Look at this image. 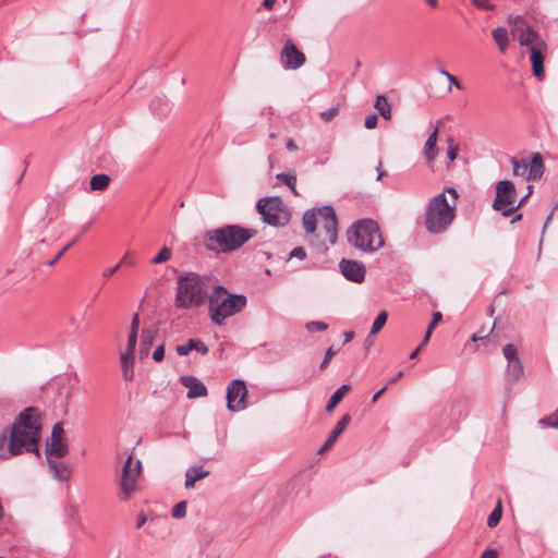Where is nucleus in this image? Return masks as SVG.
Masks as SVG:
<instances>
[{
  "instance_id": "obj_1",
  "label": "nucleus",
  "mask_w": 558,
  "mask_h": 558,
  "mask_svg": "<svg viewBox=\"0 0 558 558\" xmlns=\"http://www.w3.org/2000/svg\"><path fill=\"white\" fill-rule=\"evenodd\" d=\"M41 424L35 408L24 409L13 424L0 432V460H8L23 452L39 454Z\"/></svg>"
},
{
  "instance_id": "obj_2",
  "label": "nucleus",
  "mask_w": 558,
  "mask_h": 558,
  "mask_svg": "<svg viewBox=\"0 0 558 558\" xmlns=\"http://www.w3.org/2000/svg\"><path fill=\"white\" fill-rule=\"evenodd\" d=\"M308 242L318 250L333 245L338 236V221L331 206H323L317 211L307 210L302 218Z\"/></svg>"
},
{
  "instance_id": "obj_3",
  "label": "nucleus",
  "mask_w": 558,
  "mask_h": 558,
  "mask_svg": "<svg viewBox=\"0 0 558 558\" xmlns=\"http://www.w3.org/2000/svg\"><path fill=\"white\" fill-rule=\"evenodd\" d=\"M458 192L447 187L442 193L433 197L425 210V228L430 233L445 232L456 217Z\"/></svg>"
},
{
  "instance_id": "obj_4",
  "label": "nucleus",
  "mask_w": 558,
  "mask_h": 558,
  "mask_svg": "<svg viewBox=\"0 0 558 558\" xmlns=\"http://www.w3.org/2000/svg\"><path fill=\"white\" fill-rule=\"evenodd\" d=\"M209 278L196 272L180 276L177 281L174 305L180 310L201 306L208 296Z\"/></svg>"
},
{
  "instance_id": "obj_5",
  "label": "nucleus",
  "mask_w": 558,
  "mask_h": 558,
  "mask_svg": "<svg viewBox=\"0 0 558 558\" xmlns=\"http://www.w3.org/2000/svg\"><path fill=\"white\" fill-rule=\"evenodd\" d=\"M256 230L238 225H228L210 230L205 235V245L216 253H228L238 250L256 235Z\"/></svg>"
},
{
  "instance_id": "obj_6",
  "label": "nucleus",
  "mask_w": 558,
  "mask_h": 558,
  "mask_svg": "<svg viewBox=\"0 0 558 558\" xmlns=\"http://www.w3.org/2000/svg\"><path fill=\"white\" fill-rule=\"evenodd\" d=\"M209 317L216 325H222L228 317L240 313L246 305V296L231 294L222 286H217L208 296Z\"/></svg>"
},
{
  "instance_id": "obj_7",
  "label": "nucleus",
  "mask_w": 558,
  "mask_h": 558,
  "mask_svg": "<svg viewBox=\"0 0 558 558\" xmlns=\"http://www.w3.org/2000/svg\"><path fill=\"white\" fill-rule=\"evenodd\" d=\"M512 36L515 37L522 47L530 51V61L532 63L533 75L539 81L544 77V60L547 53L545 40L532 27H515L512 29Z\"/></svg>"
},
{
  "instance_id": "obj_8",
  "label": "nucleus",
  "mask_w": 558,
  "mask_h": 558,
  "mask_svg": "<svg viewBox=\"0 0 558 558\" xmlns=\"http://www.w3.org/2000/svg\"><path fill=\"white\" fill-rule=\"evenodd\" d=\"M348 241L363 252H376L384 245L379 227L373 219H362L353 223L347 233Z\"/></svg>"
},
{
  "instance_id": "obj_9",
  "label": "nucleus",
  "mask_w": 558,
  "mask_h": 558,
  "mask_svg": "<svg viewBox=\"0 0 558 558\" xmlns=\"http://www.w3.org/2000/svg\"><path fill=\"white\" fill-rule=\"evenodd\" d=\"M256 209L262 220L271 227H283L288 225L291 218L289 208L278 196H268L258 199Z\"/></svg>"
},
{
  "instance_id": "obj_10",
  "label": "nucleus",
  "mask_w": 558,
  "mask_h": 558,
  "mask_svg": "<svg viewBox=\"0 0 558 558\" xmlns=\"http://www.w3.org/2000/svg\"><path fill=\"white\" fill-rule=\"evenodd\" d=\"M142 473V463L140 460H133L130 456L122 468L119 480L118 497L122 501H128L138 490V478Z\"/></svg>"
},
{
  "instance_id": "obj_11",
  "label": "nucleus",
  "mask_w": 558,
  "mask_h": 558,
  "mask_svg": "<svg viewBox=\"0 0 558 558\" xmlns=\"http://www.w3.org/2000/svg\"><path fill=\"white\" fill-rule=\"evenodd\" d=\"M515 199L517 191L514 184L509 180L499 181L496 185V197L493 208L501 211L502 216L509 217L511 213L518 209V206H514Z\"/></svg>"
},
{
  "instance_id": "obj_12",
  "label": "nucleus",
  "mask_w": 558,
  "mask_h": 558,
  "mask_svg": "<svg viewBox=\"0 0 558 558\" xmlns=\"http://www.w3.org/2000/svg\"><path fill=\"white\" fill-rule=\"evenodd\" d=\"M69 453V444L62 423H57L52 427L50 441L46 445V457H56L58 459Z\"/></svg>"
},
{
  "instance_id": "obj_13",
  "label": "nucleus",
  "mask_w": 558,
  "mask_h": 558,
  "mask_svg": "<svg viewBox=\"0 0 558 558\" xmlns=\"http://www.w3.org/2000/svg\"><path fill=\"white\" fill-rule=\"evenodd\" d=\"M246 395L245 383L241 379H233L227 387V408L232 412L244 410Z\"/></svg>"
},
{
  "instance_id": "obj_14",
  "label": "nucleus",
  "mask_w": 558,
  "mask_h": 558,
  "mask_svg": "<svg viewBox=\"0 0 558 558\" xmlns=\"http://www.w3.org/2000/svg\"><path fill=\"white\" fill-rule=\"evenodd\" d=\"M280 62L284 70H296L305 63V56L289 39L280 51Z\"/></svg>"
},
{
  "instance_id": "obj_15",
  "label": "nucleus",
  "mask_w": 558,
  "mask_h": 558,
  "mask_svg": "<svg viewBox=\"0 0 558 558\" xmlns=\"http://www.w3.org/2000/svg\"><path fill=\"white\" fill-rule=\"evenodd\" d=\"M339 268L347 280L361 283L365 279L366 268L360 262L343 258L339 263Z\"/></svg>"
},
{
  "instance_id": "obj_16",
  "label": "nucleus",
  "mask_w": 558,
  "mask_h": 558,
  "mask_svg": "<svg viewBox=\"0 0 558 558\" xmlns=\"http://www.w3.org/2000/svg\"><path fill=\"white\" fill-rule=\"evenodd\" d=\"M180 381L184 387H186L189 389L187 393H186V397L189 399L207 396V388L196 377L189 376V375L181 376Z\"/></svg>"
},
{
  "instance_id": "obj_17",
  "label": "nucleus",
  "mask_w": 558,
  "mask_h": 558,
  "mask_svg": "<svg viewBox=\"0 0 558 558\" xmlns=\"http://www.w3.org/2000/svg\"><path fill=\"white\" fill-rule=\"evenodd\" d=\"M47 463L53 477L59 482H66L72 475L71 466L62 461L53 460L52 457H46Z\"/></svg>"
},
{
  "instance_id": "obj_18",
  "label": "nucleus",
  "mask_w": 558,
  "mask_h": 558,
  "mask_svg": "<svg viewBox=\"0 0 558 558\" xmlns=\"http://www.w3.org/2000/svg\"><path fill=\"white\" fill-rule=\"evenodd\" d=\"M158 329L156 327H147L142 330L138 355L141 360L149 355L150 348L157 337Z\"/></svg>"
},
{
  "instance_id": "obj_19",
  "label": "nucleus",
  "mask_w": 558,
  "mask_h": 558,
  "mask_svg": "<svg viewBox=\"0 0 558 558\" xmlns=\"http://www.w3.org/2000/svg\"><path fill=\"white\" fill-rule=\"evenodd\" d=\"M351 416L349 414H344L340 421L336 424L331 433L329 434L327 440L320 448V452H325L329 450L335 441L338 439V437L342 434V432L345 429V427L350 424Z\"/></svg>"
},
{
  "instance_id": "obj_20",
  "label": "nucleus",
  "mask_w": 558,
  "mask_h": 558,
  "mask_svg": "<svg viewBox=\"0 0 558 558\" xmlns=\"http://www.w3.org/2000/svg\"><path fill=\"white\" fill-rule=\"evenodd\" d=\"M524 375V369L521 361H513L507 363L505 380L507 386L512 387Z\"/></svg>"
},
{
  "instance_id": "obj_21",
  "label": "nucleus",
  "mask_w": 558,
  "mask_h": 558,
  "mask_svg": "<svg viewBox=\"0 0 558 558\" xmlns=\"http://www.w3.org/2000/svg\"><path fill=\"white\" fill-rule=\"evenodd\" d=\"M545 171V165L539 153L532 155L531 161L529 162V181L539 180Z\"/></svg>"
},
{
  "instance_id": "obj_22",
  "label": "nucleus",
  "mask_w": 558,
  "mask_h": 558,
  "mask_svg": "<svg viewBox=\"0 0 558 558\" xmlns=\"http://www.w3.org/2000/svg\"><path fill=\"white\" fill-rule=\"evenodd\" d=\"M209 475V471L204 470L203 466H191L185 472V488L194 487L195 483Z\"/></svg>"
},
{
  "instance_id": "obj_23",
  "label": "nucleus",
  "mask_w": 558,
  "mask_h": 558,
  "mask_svg": "<svg viewBox=\"0 0 558 558\" xmlns=\"http://www.w3.org/2000/svg\"><path fill=\"white\" fill-rule=\"evenodd\" d=\"M192 350H196L201 354H206L208 347L201 340L190 339L185 344L175 348L177 353L181 356L187 355Z\"/></svg>"
},
{
  "instance_id": "obj_24",
  "label": "nucleus",
  "mask_w": 558,
  "mask_h": 558,
  "mask_svg": "<svg viewBox=\"0 0 558 558\" xmlns=\"http://www.w3.org/2000/svg\"><path fill=\"white\" fill-rule=\"evenodd\" d=\"M437 137H438V126L435 128L433 133L427 137L424 145V155L428 162H433L437 156Z\"/></svg>"
},
{
  "instance_id": "obj_25",
  "label": "nucleus",
  "mask_w": 558,
  "mask_h": 558,
  "mask_svg": "<svg viewBox=\"0 0 558 558\" xmlns=\"http://www.w3.org/2000/svg\"><path fill=\"white\" fill-rule=\"evenodd\" d=\"M120 360L123 378L132 380L134 377V354L122 353Z\"/></svg>"
},
{
  "instance_id": "obj_26",
  "label": "nucleus",
  "mask_w": 558,
  "mask_h": 558,
  "mask_svg": "<svg viewBox=\"0 0 558 558\" xmlns=\"http://www.w3.org/2000/svg\"><path fill=\"white\" fill-rule=\"evenodd\" d=\"M493 38L501 53H505L509 45V36L506 27H497L492 32Z\"/></svg>"
},
{
  "instance_id": "obj_27",
  "label": "nucleus",
  "mask_w": 558,
  "mask_h": 558,
  "mask_svg": "<svg viewBox=\"0 0 558 558\" xmlns=\"http://www.w3.org/2000/svg\"><path fill=\"white\" fill-rule=\"evenodd\" d=\"M387 319V312L380 311L372 324L369 335L366 338V343L372 344L371 338L381 330V328L386 325Z\"/></svg>"
},
{
  "instance_id": "obj_28",
  "label": "nucleus",
  "mask_w": 558,
  "mask_h": 558,
  "mask_svg": "<svg viewBox=\"0 0 558 558\" xmlns=\"http://www.w3.org/2000/svg\"><path fill=\"white\" fill-rule=\"evenodd\" d=\"M374 107L385 120L391 119V107L384 95L376 97Z\"/></svg>"
},
{
  "instance_id": "obj_29",
  "label": "nucleus",
  "mask_w": 558,
  "mask_h": 558,
  "mask_svg": "<svg viewBox=\"0 0 558 558\" xmlns=\"http://www.w3.org/2000/svg\"><path fill=\"white\" fill-rule=\"evenodd\" d=\"M350 388H351L350 385L340 386L330 397V399L326 405V411L331 412L337 407V404L341 401L344 393L350 390Z\"/></svg>"
},
{
  "instance_id": "obj_30",
  "label": "nucleus",
  "mask_w": 558,
  "mask_h": 558,
  "mask_svg": "<svg viewBox=\"0 0 558 558\" xmlns=\"http://www.w3.org/2000/svg\"><path fill=\"white\" fill-rule=\"evenodd\" d=\"M276 179L282 183V184H286L290 190L291 192L294 194V195H299L298 191H296V187H295V184H296V174L294 172H282V173H278L276 175Z\"/></svg>"
},
{
  "instance_id": "obj_31",
  "label": "nucleus",
  "mask_w": 558,
  "mask_h": 558,
  "mask_svg": "<svg viewBox=\"0 0 558 558\" xmlns=\"http://www.w3.org/2000/svg\"><path fill=\"white\" fill-rule=\"evenodd\" d=\"M109 175L104 173L95 174L94 177H92L89 182L90 189L93 191H105L109 186Z\"/></svg>"
},
{
  "instance_id": "obj_32",
  "label": "nucleus",
  "mask_w": 558,
  "mask_h": 558,
  "mask_svg": "<svg viewBox=\"0 0 558 558\" xmlns=\"http://www.w3.org/2000/svg\"><path fill=\"white\" fill-rule=\"evenodd\" d=\"M513 174L515 177H522L529 181V161L511 159Z\"/></svg>"
},
{
  "instance_id": "obj_33",
  "label": "nucleus",
  "mask_w": 558,
  "mask_h": 558,
  "mask_svg": "<svg viewBox=\"0 0 558 558\" xmlns=\"http://www.w3.org/2000/svg\"><path fill=\"white\" fill-rule=\"evenodd\" d=\"M501 517H502L501 500H498L496 507L494 508V510L492 511V513L489 514V517L487 519V525L489 527H495L500 522Z\"/></svg>"
},
{
  "instance_id": "obj_34",
  "label": "nucleus",
  "mask_w": 558,
  "mask_h": 558,
  "mask_svg": "<svg viewBox=\"0 0 558 558\" xmlns=\"http://www.w3.org/2000/svg\"><path fill=\"white\" fill-rule=\"evenodd\" d=\"M441 318H442V315L440 312H435L433 314V319H432L430 324L428 325L427 330L424 336V343H427L429 341L433 330L439 324Z\"/></svg>"
},
{
  "instance_id": "obj_35",
  "label": "nucleus",
  "mask_w": 558,
  "mask_h": 558,
  "mask_svg": "<svg viewBox=\"0 0 558 558\" xmlns=\"http://www.w3.org/2000/svg\"><path fill=\"white\" fill-rule=\"evenodd\" d=\"M504 355L507 362L520 361L518 356V349L514 344L508 343L502 348Z\"/></svg>"
},
{
  "instance_id": "obj_36",
  "label": "nucleus",
  "mask_w": 558,
  "mask_h": 558,
  "mask_svg": "<svg viewBox=\"0 0 558 558\" xmlns=\"http://www.w3.org/2000/svg\"><path fill=\"white\" fill-rule=\"evenodd\" d=\"M448 149H447V156L449 160L452 162L457 159L459 154V145L454 143L452 137L447 138Z\"/></svg>"
},
{
  "instance_id": "obj_37",
  "label": "nucleus",
  "mask_w": 558,
  "mask_h": 558,
  "mask_svg": "<svg viewBox=\"0 0 558 558\" xmlns=\"http://www.w3.org/2000/svg\"><path fill=\"white\" fill-rule=\"evenodd\" d=\"M538 423L546 427L558 428V407L549 417L541 418Z\"/></svg>"
},
{
  "instance_id": "obj_38",
  "label": "nucleus",
  "mask_w": 558,
  "mask_h": 558,
  "mask_svg": "<svg viewBox=\"0 0 558 558\" xmlns=\"http://www.w3.org/2000/svg\"><path fill=\"white\" fill-rule=\"evenodd\" d=\"M171 257V250L168 247H163L160 252L153 258V264H161L169 260Z\"/></svg>"
},
{
  "instance_id": "obj_39",
  "label": "nucleus",
  "mask_w": 558,
  "mask_h": 558,
  "mask_svg": "<svg viewBox=\"0 0 558 558\" xmlns=\"http://www.w3.org/2000/svg\"><path fill=\"white\" fill-rule=\"evenodd\" d=\"M171 514H172V517H173V518H175V519L184 518V517H185V514H186V502H185V501H180V502H178V504L172 508Z\"/></svg>"
},
{
  "instance_id": "obj_40",
  "label": "nucleus",
  "mask_w": 558,
  "mask_h": 558,
  "mask_svg": "<svg viewBox=\"0 0 558 558\" xmlns=\"http://www.w3.org/2000/svg\"><path fill=\"white\" fill-rule=\"evenodd\" d=\"M305 328L310 332L325 331V330H327L328 325L326 323H324V322L314 320V322H308L305 325Z\"/></svg>"
},
{
  "instance_id": "obj_41",
  "label": "nucleus",
  "mask_w": 558,
  "mask_h": 558,
  "mask_svg": "<svg viewBox=\"0 0 558 558\" xmlns=\"http://www.w3.org/2000/svg\"><path fill=\"white\" fill-rule=\"evenodd\" d=\"M137 335L138 332L130 331L128 337V347L123 353L134 354L137 343Z\"/></svg>"
},
{
  "instance_id": "obj_42",
  "label": "nucleus",
  "mask_w": 558,
  "mask_h": 558,
  "mask_svg": "<svg viewBox=\"0 0 558 558\" xmlns=\"http://www.w3.org/2000/svg\"><path fill=\"white\" fill-rule=\"evenodd\" d=\"M439 73L441 75H444L448 80V82L450 84L449 85V90L451 89L452 86H454L458 89H462V85L460 84V82L451 73H449L447 70L440 69Z\"/></svg>"
},
{
  "instance_id": "obj_43",
  "label": "nucleus",
  "mask_w": 558,
  "mask_h": 558,
  "mask_svg": "<svg viewBox=\"0 0 558 558\" xmlns=\"http://www.w3.org/2000/svg\"><path fill=\"white\" fill-rule=\"evenodd\" d=\"M338 113H339V108L332 107L328 110L322 111L319 116L324 121L328 122V121L332 120Z\"/></svg>"
},
{
  "instance_id": "obj_44",
  "label": "nucleus",
  "mask_w": 558,
  "mask_h": 558,
  "mask_svg": "<svg viewBox=\"0 0 558 558\" xmlns=\"http://www.w3.org/2000/svg\"><path fill=\"white\" fill-rule=\"evenodd\" d=\"M338 352V350H335L333 347H330L326 350V353H325V356H324V360L320 364V368H325L327 366V364L329 363V361L336 355V353Z\"/></svg>"
},
{
  "instance_id": "obj_45",
  "label": "nucleus",
  "mask_w": 558,
  "mask_h": 558,
  "mask_svg": "<svg viewBox=\"0 0 558 558\" xmlns=\"http://www.w3.org/2000/svg\"><path fill=\"white\" fill-rule=\"evenodd\" d=\"M289 256L290 258H298L300 260H303L306 257V252L303 247L298 246L290 252Z\"/></svg>"
},
{
  "instance_id": "obj_46",
  "label": "nucleus",
  "mask_w": 558,
  "mask_h": 558,
  "mask_svg": "<svg viewBox=\"0 0 558 558\" xmlns=\"http://www.w3.org/2000/svg\"><path fill=\"white\" fill-rule=\"evenodd\" d=\"M76 240H77V238H76V239H74V240H73L72 242H70L69 244H66V245H65V246H64V247H63V248H62V250H61V251L56 255V257H54L53 259H51V260H49V262H48V266H52V265H54V264L59 260V258H61V256H62V255H63V254H64V253H65V252H66V251H68V250H69V248H70V247L75 243V241H76Z\"/></svg>"
},
{
  "instance_id": "obj_47",
  "label": "nucleus",
  "mask_w": 558,
  "mask_h": 558,
  "mask_svg": "<svg viewBox=\"0 0 558 558\" xmlns=\"http://www.w3.org/2000/svg\"><path fill=\"white\" fill-rule=\"evenodd\" d=\"M163 357H165V345L160 344L153 352V359L156 362H161L163 360Z\"/></svg>"
},
{
  "instance_id": "obj_48",
  "label": "nucleus",
  "mask_w": 558,
  "mask_h": 558,
  "mask_svg": "<svg viewBox=\"0 0 558 558\" xmlns=\"http://www.w3.org/2000/svg\"><path fill=\"white\" fill-rule=\"evenodd\" d=\"M377 122H378L377 116L376 114H371V116L365 118L364 125H365L366 129L371 130V129L376 128Z\"/></svg>"
},
{
  "instance_id": "obj_49",
  "label": "nucleus",
  "mask_w": 558,
  "mask_h": 558,
  "mask_svg": "<svg viewBox=\"0 0 558 558\" xmlns=\"http://www.w3.org/2000/svg\"><path fill=\"white\" fill-rule=\"evenodd\" d=\"M473 3L478 9L483 10H493L494 5L490 3V0H473Z\"/></svg>"
},
{
  "instance_id": "obj_50",
  "label": "nucleus",
  "mask_w": 558,
  "mask_h": 558,
  "mask_svg": "<svg viewBox=\"0 0 558 558\" xmlns=\"http://www.w3.org/2000/svg\"><path fill=\"white\" fill-rule=\"evenodd\" d=\"M148 521V518L145 512H140L136 518V529H142L144 524Z\"/></svg>"
},
{
  "instance_id": "obj_51",
  "label": "nucleus",
  "mask_w": 558,
  "mask_h": 558,
  "mask_svg": "<svg viewBox=\"0 0 558 558\" xmlns=\"http://www.w3.org/2000/svg\"><path fill=\"white\" fill-rule=\"evenodd\" d=\"M140 328V315L134 314L131 322L130 331L138 332Z\"/></svg>"
},
{
  "instance_id": "obj_52",
  "label": "nucleus",
  "mask_w": 558,
  "mask_h": 558,
  "mask_svg": "<svg viewBox=\"0 0 558 558\" xmlns=\"http://www.w3.org/2000/svg\"><path fill=\"white\" fill-rule=\"evenodd\" d=\"M119 264H121V265H130V266L134 265V260L132 259L131 252H126L123 255V257H122V259H121V262Z\"/></svg>"
},
{
  "instance_id": "obj_53",
  "label": "nucleus",
  "mask_w": 558,
  "mask_h": 558,
  "mask_svg": "<svg viewBox=\"0 0 558 558\" xmlns=\"http://www.w3.org/2000/svg\"><path fill=\"white\" fill-rule=\"evenodd\" d=\"M120 267H121V264H118V265H116L113 267L105 269L104 272H102L104 278L111 277Z\"/></svg>"
},
{
  "instance_id": "obj_54",
  "label": "nucleus",
  "mask_w": 558,
  "mask_h": 558,
  "mask_svg": "<svg viewBox=\"0 0 558 558\" xmlns=\"http://www.w3.org/2000/svg\"><path fill=\"white\" fill-rule=\"evenodd\" d=\"M480 558H498V555L495 549H488L485 550Z\"/></svg>"
},
{
  "instance_id": "obj_55",
  "label": "nucleus",
  "mask_w": 558,
  "mask_h": 558,
  "mask_svg": "<svg viewBox=\"0 0 558 558\" xmlns=\"http://www.w3.org/2000/svg\"><path fill=\"white\" fill-rule=\"evenodd\" d=\"M527 190H529L527 194H526V195H524V196L519 201V203H518V204H515V203H514V206H518V208H520V207L524 204V202L526 201V198L530 196V194H531V192H532V186H531V185H529V186H527Z\"/></svg>"
},
{
  "instance_id": "obj_56",
  "label": "nucleus",
  "mask_w": 558,
  "mask_h": 558,
  "mask_svg": "<svg viewBox=\"0 0 558 558\" xmlns=\"http://www.w3.org/2000/svg\"><path fill=\"white\" fill-rule=\"evenodd\" d=\"M343 337H344V343H348L350 342L353 338H354V332L353 331H345L343 333Z\"/></svg>"
},
{
  "instance_id": "obj_57",
  "label": "nucleus",
  "mask_w": 558,
  "mask_h": 558,
  "mask_svg": "<svg viewBox=\"0 0 558 558\" xmlns=\"http://www.w3.org/2000/svg\"><path fill=\"white\" fill-rule=\"evenodd\" d=\"M387 389V387H383L380 390H378L372 398V401L373 402H376L378 400V398L385 392V390Z\"/></svg>"
},
{
  "instance_id": "obj_58",
  "label": "nucleus",
  "mask_w": 558,
  "mask_h": 558,
  "mask_svg": "<svg viewBox=\"0 0 558 558\" xmlns=\"http://www.w3.org/2000/svg\"><path fill=\"white\" fill-rule=\"evenodd\" d=\"M403 376V371H399L397 373V375L395 377H392L389 381H388V385H392L395 384L398 379H400L401 377Z\"/></svg>"
},
{
  "instance_id": "obj_59",
  "label": "nucleus",
  "mask_w": 558,
  "mask_h": 558,
  "mask_svg": "<svg viewBox=\"0 0 558 558\" xmlns=\"http://www.w3.org/2000/svg\"><path fill=\"white\" fill-rule=\"evenodd\" d=\"M287 148L289 150H296L298 149V146L294 144L293 140H288L287 144H286Z\"/></svg>"
},
{
  "instance_id": "obj_60",
  "label": "nucleus",
  "mask_w": 558,
  "mask_h": 558,
  "mask_svg": "<svg viewBox=\"0 0 558 558\" xmlns=\"http://www.w3.org/2000/svg\"><path fill=\"white\" fill-rule=\"evenodd\" d=\"M377 171H378L377 181H379L385 175V171L381 170V160H379V163H378V167H377Z\"/></svg>"
},
{
  "instance_id": "obj_61",
  "label": "nucleus",
  "mask_w": 558,
  "mask_h": 558,
  "mask_svg": "<svg viewBox=\"0 0 558 558\" xmlns=\"http://www.w3.org/2000/svg\"><path fill=\"white\" fill-rule=\"evenodd\" d=\"M276 3V0H264V7L267 8L268 10H271L272 7L275 5Z\"/></svg>"
},
{
  "instance_id": "obj_62",
  "label": "nucleus",
  "mask_w": 558,
  "mask_h": 558,
  "mask_svg": "<svg viewBox=\"0 0 558 558\" xmlns=\"http://www.w3.org/2000/svg\"><path fill=\"white\" fill-rule=\"evenodd\" d=\"M426 3L430 7V8H437L438 7V0H425Z\"/></svg>"
},
{
  "instance_id": "obj_63",
  "label": "nucleus",
  "mask_w": 558,
  "mask_h": 558,
  "mask_svg": "<svg viewBox=\"0 0 558 558\" xmlns=\"http://www.w3.org/2000/svg\"><path fill=\"white\" fill-rule=\"evenodd\" d=\"M486 336H478L477 333H474L472 336V341L476 342V341H480L482 339H484Z\"/></svg>"
},
{
  "instance_id": "obj_64",
  "label": "nucleus",
  "mask_w": 558,
  "mask_h": 558,
  "mask_svg": "<svg viewBox=\"0 0 558 558\" xmlns=\"http://www.w3.org/2000/svg\"><path fill=\"white\" fill-rule=\"evenodd\" d=\"M522 218V214H518L517 216H514L512 219H511V222H515L518 220H520Z\"/></svg>"
}]
</instances>
